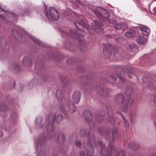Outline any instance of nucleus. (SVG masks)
<instances>
[{
  "mask_svg": "<svg viewBox=\"0 0 156 156\" xmlns=\"http://www.w3.org/2000/svg\"><path fill=\"white\" fill-rule=\"evenodd\" d=\"M51 138L54 140L55 141L60 144H62L65 141V136L62 133H56L53 135Z\"/></svg>",
  "mask_w": 156,
  "mask_h": 156,
  "instance_id": "9",
  "label": "nucleus"
},
{
  "mask_svg": "<svg viewBox=\"0 0 156 156\" xmlns=\"http://www.w3.org/2000/svg\"><path fill=\"white\" fill-rule=\"evenodd\" d=\"M120 115L121 116V117H122V119L123 120H125V117H124V116H123V115L121 114V115Z\"/></svg>",
  "mask_w": 156,
  "mask_h": 156,
  "instance_id": "62",
  "label": "nucleus"
},
{
  "mask_svg": "<svg viewBox=\"0 0 156 156\" xmlns=\"http://www.w3.org/2000/svg\"><path fill=\"white\" fill-rule=\"evenodd\" d=\"M128 145L132 149L136 150L139 147V144L138 143L132 142L128 144Z\"/></svg>",
  "mask_w": 156,
  "mask_h": 156,
  "instance_id": "30",
  "label": "nucleus"
},
{
  "mask_svg": "<svg viewBox=\"0 0 156 156\" xmlns=\"http://www.w3.org/2000/svg\"><path fill=\"white\" fill-rule=\"evenodd\" d=\"M11 117L12 119L14 121L17 119V114L16 112H13L11 115Z\"/></svg>",
  "mask_w": 156,
  "mask_h": 156,
  "instance_id": "44",
  "label": "nucleus"
},
{
  "mask_svg": "<svg viewBox=\"0 0 156 156\" xmlns=\"http://www.w3.org/2000/svg\"><path fill=\"white\" fill-rule=\"evenodd\" d=\"M56 95L58 100L61 101L63 98V91L61 90H58L56 92Z\"/></svg>",
  "mask_w": 156,
  "mask_h": 156,
  "instance_id": "26",
  "label": "nucleus"
},
{
  "mask_svg": "<svg viewBox=\"0 0 156 156\" xmlns=\"http://www.w3.org/2000/svg\"><path fill=\"white\" fill-rule=\"evenodd\" d=\"M31 39L34 42L37 43L40 45H43L42 42L35 37H32Z\"/></svg>",
  "mask_w": 156,
  "mask_h": 156,
  "instance_id": "41",
  "label": "nucleus"
},
{
  "mask_svg": "<svg viewBox=\"0 0 156 156\" xmlns=\"http://www.w3.org/2000/svg\"><path fill=\"white\" fill-rule=\"evenodd\" d=\"M136 41L139 44H144L146 43L147 39L143 36H140L136 39Z\"/></svg>",
  "mask_w": 156,
  "mask_h": 156,
  "instance_id": "19",
  "label": "nucleus"
},
{
  "mask_svg": "<svg viewBox=\"0 0 156 156\" xmlns=\"http://www.w3.org/2000/svg\"><path fill=\"white\" fill-rule=\"evenodd\" d=\"M94 12L97 17L103 21L110 17V15L107 11L100 7H97Z\"/></svg>",
  "mask_w": 156,
  "mask_h": 156,
  "instance_id": "4",
  "label": "nucleus"
},
{
  "mask_svg": "<svg viewBox=\"0 0 156 156\" xmlns=\"http://www.w3.org/2000/svg\"><path fill=\"white\" fill-rule=\"evenodd\" d=\"M115 69H117L118 70L120 71L121 70V71L120 72H119V73L121 74H123L125 73V71L124 70L123 67L121 66H119L117 67H115Z\"/></svg>",
  "mask_w": 156,
  "mask_h": 156,
  "instance_id": "39",
  "label": "nucleus"
},
{
  "mask_svg": "<svg viewBox=\"0 0 156 156\" xmlns=\"http://www.w3.org/2000/svg\"><path fill=\"white\" fill-rule=\"evenodd\" d=\"M109 23L113 24V27L118 30H120L123 27L126 26V25L124 23H117L115 20H108Z\"/></svg>",
  "mask_w": 156,
  "mask_h": 156,
  "instance_id": "15",
  "label": "nucleus"
},
{
  "mask_svg": "<svg viewBox=\"0 0 156 156\" xmlns=\"http://www.w3.org/2000/svg\"><path fill=\"white\" fill-rule=\"evenodd\" d=\"M47 130L48 131H52L54 129L53 123L50 122L46 127Z\"/></svg>",
  "mask_w": 156,
  "mask_h": 156,
  "instance_id": "34",
  "label": "nucleus"
},
{
  "mask_svg": "<svg viewBox=\"0 0 156 156\" xmlns=\"http://www.w3.org/2000/svg\"><path fill=\"white\" fill-rule=\"evenodd\" d=\"M37 82V80L36 79L32 80L30 82V84H32L33 86H35L37 84L36 83Z\"/></svg>",
  "mask_w": 156,
  "mask_h": 156,
  "instance_id": "47",
  "label": "nucleus"
},
{
  "mask_svg": "<svg viewBox=\"0 0 156 156\" xmlns=\"http://www.w3.org/2000/svg\"><path fill=\"white\" fill-rule=\"evenodd\" d=\"M115 150H116V151H114V153L115 154L114 156H126V153L123 150H120L119 151L115 148Z\"/></svg>",
  "mask_w": 156,
  "mask_h": 156,
  "instance_id": "25",
  "label": "nucleus"
},
{
  "mask_svg": "<svg viewBox=\"0 0 156 156\" xmlns=\"http://www.w3.org/2000/svg\"><path fill=\"white\" fill-rule=\"evenodd\" d=\"M82 87L86 91L88 92H92L93 90V89L91 85L88 83L83 84Z\"/></svg>",
  "mask_w": 156,
  "mask_h": 156,
  "instance_id": "27",
  "label": "nucleus"
},
{
  "mask_svg": "<svg viewBox=\"0 0 156 156\" xmlns=\"http://www.w3.org/2000/svg\"><path fill=\"white\" fill-rule=\"evenodd\" d=\"M133 101V100L131 98L122 100L120 104L122 111L125 113L127 112Z\"/></svg>",
  "mask_w": 156,
  "mask_h": 156,
  "instance_id": "6",
  "label": "nucleus"
},
{
  "mask_svg": "<svg viewBox=\"0 0 156 156\" xmlns=\"http://www.w3.org/2000/svg\"><path fill=\"white\" fill-rule=\"evenodd\" d=\"M75 26L78 29V31L76 30H70L69 31L70 35L65 32L63 31V37H67L70 36L72 37L75 39H77L80 37H83L85 35V33L83 30L84 28L88 29V25L85 23L83 20H80V22L77 21L75 23Z\"/></svg>",
  "mask_w": 156,
  "mask_h": 156,
  "instance_id": "1",
  "label": "nucleus"
},
{
  "mask_svg": "<svg viewBox=\"0 0 156 156\" xmlns=\"http://www.w3.org/2000/svg\"><path fill=\"white\" fill-rule=\"evenodd\" d=\"M3 133L0 129V137H2L3 136Z\"/></svg>",
  "mask_w": 156,
  "mask_h": 156,
  "instance_id": "57",
  "label": "nucleus"
},
{
  "mask_svg": "<svg viewBox=\"0 0 156 156\" xmlns=\"http://www.w3.org/2000/svg\"><path fill=\"white\" fill-rule=\"evenodd\" d=\"M45 10H46V12H45L46 16L47 17V18H49V15L48 14V12L46 10L47 8H46V5H45Z\"/></svg>",
  "mask_w": 156,
  "mask_h": 156,
  "instance_id": "53",
  "label": "nucleus"
},
{
  "mask_svg": "<svg viewBox=\"0 0 156 156\" xmlns=\"http://www.w3.org/2000/svg\"><path fill=\"white\" fill-rule=\"evenodd\" d=\"M87 78V76H85L83 77H78L77 78V80L78 81L81 82L82 81L84 80H85Z\"/></svg>",
  "mask_w": 156,
  "mask_h": 156,
  "instance_id": "46",
  "label": "nucleus"
},
{
  "mask_svg": "<svg viewBox=\"0 0 156 156\" xmlns=\"http://www.w3.org/2000/svg\"><path fill=\"white\" fill-rule=\"evenodd\" d=\"M98 144L101 148L100 153L102 156H115V154L114 151H116V150L115 151V147L112 144L109 143L107 148H106L105 145L101 141H99Z\"/></svg>",
  "mask_w": 156,
  "mask_h": 156,
  "instance_id": "2",
  "label": "nucleus"
},
{
  "mask_svg": "<svg viewBox=\"0 0 156 156\" xmlns=\"http://www.w3.org/2000/svg\"><path fill=\"white\" fill-rule=\"evenodd\" d=\"M96 90L97 92L98 91L99 94L105 98L108 96L109 94L112 92V90L109 89L108 88H105L103 89L99 86L96 89Z\"/></svg>",
  "mask_w": 156,
  "mask_h": 156,
  "instance_id": "10",
  "label": "nucleus"
},
{
  "mask_svg": "<svg viewBox=\"0 0 156 156\" xmlns=\"http://www.w3.org/2000/svg\"><path fill=\"white\" fill-rule=\"evenodd\" d=\"M129 50L132 52H135L137 51L138 48L136 45L131 44L129 45Z\"/></svg>",
  "mask_w": 156,
  "mask_h": 156,
  "instance_id": "29",
  "label": "nucleus"
},
{
  "mask_svg": "<svg viewBox=\"0 0 156 156\" xmlns=\"http://www.w3.org/2000/svg\"><path fill=\"white\" fill-rule=\"evenodd\" d=\"M124 122V124L125 126L127 127L129 126V123L128 121L125 119V121L123 120Z\"/></svg>",
  "mask_w": 156,
  "mask_h": 156,
  "instance_id": "49",
  "label": "nucleus"
},
{
  "mask_svg": "<svg viewBox=\"0 0 156 156\" xmlns=\"http://www.w3.org/2000/svg\"><path fill=\"white\" fill-rule=\"evenodd\" d=\"M81 96L80 92L79 91H76L73 94V100L74 102L76 104L78 103L80 100Z\"/></svg>",
  "mask_w": 156,
  "mask_h": 156,
  "instance_id": "17",
  "label": "nucleus"
},
{
  "mask_svg": "<svg viewBox=\"0 0 156 156\" xmlns=\"http://www.w3.org/2000/svg\"><path fill=\"white\" fill-rule=\"evenodd\" d=\"M118 76L120 80H123V81H124V79L123 77H122L121 76Z\"/></svg>",
  "mask_w": 156,
  "mask_h": 156,
  "instance_id": "60",
  "label": "nucleus"
},
{
  "mask_svg": "<svg viewBox=\"0 0 156 156\" xmlns=\"http://www.w3.org/2000/svg\"><path fill=\"white\" fill-rule=\"evenodd\" d=\"M91 25L93 29L98 34H101L103 33V29L101 27L103 25V23L95 20Z\"/></svg>",
  "mask_w": 156,
  "mask_h": 156,
  "instance_id": "8",
  "label": "nucleus"
},
{
  "mask_svg": "<svg viewBox=\"0 0 156 156\" xmlns=\"http://www.w3.org/2000/svg\"><path fill=\"white\" fill-rule=\"evenodd\" d=\"M38 119H40L41 120V122H42L43 121V118H42V117H40V118H38ZM38 118H37L36 119V120H35V122H37L38 121Z\"/></svg>",
  "mask_w": 156,
  "mask_h": 156,
  "instance_id": "52",
  "label": "nucleus"
},
{
  "mask_svg": "<svg viewBox=\"0 0 156 156\" xmlns=\"http://www.w3.org/2000/svg\"><path fill=\"white\" fill-rule=\"evenodd\" d=\"M7 101L9 103H10V101L11 102H13V100L12 99H10V96L9 95H8L7 96Z\"/></svg>",
  "mask_w": 156,
  "mask_h": 156,
  "instance_id": "48",
  "label": "nucleus"
},
{
  "mask_svg": "<svg viewBox=\"0 0 156 156\" xmlns=\"http://www.w3.org/2000/svg\"><path fill=\"white\" fill-rule=\"evenodd\" d=\"M23 64L27 66H31L32 64L31 60L28 57H24L23 60Z\"/></svg>",
  "mask_w": 156,
  "mask_h": 156,
  "instance_id": "23",
  "label": "nucleus"
},
{
  "mask_svg": "<svg viewBox=\"0 0 156 156\" xmlns=\"http://www.w3.org/2000/svg\"><path fill=\"white\" fill-rule=\"evenodd\" d=\"M6 16V12L5 10L2 9L0 5V17L1 18H4Z\"/></svg>",
  "mask_w": 156,
  "mask_h": 156,
  "instance_id": "35",
  "label": "nucleus"
},
{
  "mask_svg": "<svg viewBox=\"0 0 156 156\" xmlns=\"http://www.w3.org/2000/svg\"><path fill=\"white\" fill-rule=\"evenodd\" d=\"M108 122L112 124H114L115 123V118L111 115L109 116L108 119Z\"/></svg>",
  "mask_w": 156,
  "mask_h": 156,
  "instance_id": "37",
  "label": "nucleus"
},
{
  "mask_svg": "<svg viewBox=\"0 0 156 156\" xmlns=\"http://www.w3.org/2000/svg\"><path fill=\"white\" fill-rule=\"evenodd\" d=\"M105 114V112H102L101 113L99 112L96 113L95 115V118L96 120L100 122L104 119Z\"/></svg>",
  "mask_w": 156,
  "mask_h": 156,
  "instance_id": "20",
  "label": "nucleus"
},
{
  "mask_svg": "<svg viewBox=\"0 0 156 156\" xmlns=\"http://www.w3.org/2000/svg\"><path fill=\"white\" fill-rule=\"evenodd\" d=\"M72 58L69 59L66 61V62L68 64H72Z\"/></svg>",
  "mask_w": 156,
  "mask_h": 156,
  "instance_id": "51",
  "label": "nucleus"
},
{
  "mask_svg": "<svg viewBox=\"0 0 156 156\" xmlns=\"http://www.w3.org/2000/svg\"><path fill=\"white\" fill-rule=\"evenodd\" d=\"M110 51V46L108 44L105 45L103 50V54L107 55V53H109Z\"/></svg>",
  "mask_w": 156,
  "mask_h": 156,
  "instance_id": "32",
  "label": "nucleus"
},
{
  "mask_svg": "<svg viewBox=\"0 0 156 156\" xmlns=\"http://www.w3.org/2000/svg\"><path fill=\"white\" fill-rule=\"evenodd\" d=\"M83 115L86 121L88 123L90 128H93L94 126V124L92 121L93 118L92 113L89 111H85L83 113Z\"/></svg>",
  "mask_w": 156,
  "mask_h": 156,
  "instance_id": "7",
  "label": "nucleus"
},
{
  "mask_svg": "<svg viewBox=\"0 0 156 156\" xmlns=\"http://www.w3.org/2000/svg\"><path fill=\"white\" fill-rule=\"evenodd\" d=\"M64 46L66 48L73 51H76V46L73 43H71L69 42L66 43L64 44Z\"/></svg>",
  "mask_w": 156,
  "mask_h": 156,
  "instance_id": "21",
  "label": "nucleus"
},
{
  "mask_svg": "<svg viewBox=\"0 0 156 156\" xmlns=\"http://www.w3.org/2000/svg\"><path fill=\"white\" fill-rule=\"evenodd\" d=\"M8 110V107L5 103L0 104V111L1 112H5Z\"/></svg>",
  "mask_w": 156,
  "mask_h": 156,
  "instance_id": "31",
  "label": "nucleus"
},
{
  "mask_svg": "<svg viewBox=\"0 0 156 156\" xmlns=\"http://www.w3.org/2000/svg\"><path fill=\"white\" fill-rule=\"evenodd\" d=\"M63 118V116L61 115H58L56 116L55 114H52V119L53 121H56L57 123H59L62 120Z\"/></svg>",
  "mask_w": 156,
  "mask_h": 156,
  "instance_id": "18",
  "label": "nucleus"
},
{
  "mask_svg": "<svg viewBox=\"0 0 156 156\" xmlns=\"http://www.w3.org/2000/svg\"><path fill=\"white\" fill-rule=\"evenodd\" d=\"M31 39L34 42L37 43L40 45H43L42 42L35 37H32Z\"/></svg>",
  "mask_w": 156,
  "mask_h": 156,
  "instance_id": "40",
  "label": "nucleus"
},
{
  "mask_svg": "<svg viewBox=\"0 0 156 156\" xmlns=\"http://www.w3.org/2000/svg\"><path fill=\"white\" fill-rule=\"evenodd\" d=\"M133 90L131 87L129 86H126L125 91V93L126 95H131L133 94Z\"/></svg>",
  "mask_w": 156,
  "mask_h": 156,
  "instance_id": "28",
  "label": "nucleus"
},
{
  "mask_svg": "<svg viewBox=\"0 0 156 156\" xmlns=\"http://www.w3.org/2000/svg\"><path fill=\"white\" fill-rule=\"evenodd\" d=\"M153 101L156 104V96H155L153 98Z\"/></svg>",
  "mask_w": 156,
  "mask_h": 156,
  "instance_id": "61",
  "label": "nucleus"
},
{
  "mask_svg": "<svg viewBox=\"0 0 156 156\" xmlns=\"http://www.w3.org/2000/svg\"><path fill=\"white\" fill-rule=\"evenodd\" d=\"M12 15L13 17H18L17 15L14 13H12Z\"/></svg>",
  "mask_w": 156,
  "mask_h": 156,
  "instance_id": "59",
  "label": "nucleus"
},
{
  "mask_svg": "<svg viewBox=\"0 0 156 156\" xmlns=\"http://www.w3.org/2000/svg\"><path fill=\"white\" fill-rule=\"evenodd\" d=\"M60 109L62 112H64V107L63 105H61L60 107Z\"/></svg>",
  "mask_w": 156,
  "mask_h": 156,
  "instance_id": "55",
  "label": "nucleus"
},
{
  "mask_svg": "<svg viewBox=\"0 0 156 156\" xmlns=\"http://www.w3.org/2000/svg\"><path fill=\"white\" fill-rule=\"evenodd\" d=\"M81 68L80 66L77 67L76 68V70L79 72H81Z\"/></svg>",
  "mask_w": 156,
  "mask_h": 156,
  "instance_id": "56",
  "label": "nucleus"
},
{
  "mask_svg": "<svg viewBox=\"0 0 156 156\" xmlns=\"http://www.w3.org/2000/svg\"><path fill=\"white\" fill-rule=\"evenodd\" d=\"M115 40L121 43L124 41V39L122 37H118L115 39Z\"/></svg>",
  "mask_w": 156,
  "mask_h": 156,
  "instance_id": "45",
  "label": "nucleus"
},
{
  "mask_svg": "<svg viewBox=\"0 0 156 156\" xmlns=\"http://www.w3.org/2000/svg\"><path fill=\"white\" fill-rule=\"evenodd\" d=\"M100 82L102 83H108L109 81L107 79L102 77L100 80Z\"/></svg>",
  "mask_w": 156,
  "mask_h": 156,
  "instance_id": "43",
  "label": "nucleus"
},
{
  "mask_svg": "<svg viewBox=\"0 0 156 156\" xmlns=\"http://www.w3.org/2000/svg\"><path fill=\"white\" fill-rule=\"evenodd\" d=\"M12 67L14 69V71L15 73L19 72L20 71V69L19 65L17 64H15L12 66Z\"/></svg>",
  "mask_w": 156,
  "mask_h": 156,
  "instance_id": "38",
  "label": "nucleus"
},
{
  "mask_svg": "<svg viewBox=\"0 0 156 156\" xmlns=\"http://www.w3.org/2000/svg\"><path fill=\"white\" fill-rule=\"evenodd\" d=\"M24 12H25V13L26 14L29 11L27 10H24Z\"/></svg>",
  "mask_w": 156,
  "mask_h": 156,
  "instance_id": "64",
  "label": "nucleus"
},
{
  "mask_svg": "<svg viewBox=\"0 0 156 156\" xmlns=\"http://www.w3.org/2000/svg\"><path fill=\"white\" fill-rule=\"evenodd\" d=\"M111 78L114 81H115L117 80V78L113 75L110 76Z\"/></svg>",
  "mask_w": 156,
  "mask_h": 156,
  "instance_id": "50",
  "label": "nucleus"
},
{
  "mask_svg": "<svg viewBox=\"0 0 156 156\" xmlns=\"http://www.w3.org/2000/svg\"><path fill=\"white\" fill-rule=\"evenodd\" d=\"M139 29L141 31L142 34L144 36H148L150 32L149 28L145 25L140 27Z\"/></svg>",
  "mask_w": 156,
  "mask_h": 156,
  "instance_id": "16",
  "label": "nucleus"
},
{
  "mask_svg": "<svg viewBox=\"0 0 156 156\" xmlns=\"http://www.w3.org/2000/svg\"><path fill=\"white\" fill-rule=\"evenodd\" d=\"M74 143L75 146L77 147L80 148L81 147V143L80 140H76L74 141Z\"/></svg>",
  "mask_w": 156,
  "mask_h": 156,
  "instance_id": "42",
  "label": "nucleus"
},
{
  "mask_svg": "<svg viewBox=\"0 0 156 156\" xmlns=\"http://www.w3.org/2000/svg\"><path fill=\"white\" fill-rule=\"evenodd\" d=\"M47 139L43 135H41L37 140H35V149H37L39 146L41 148V150L38 154L37 156H47L46 151L45 150H42L41 149L45 148L46 144L45 141Z\"/></svg>",
  "mask_w": 156,
  "mask_h": 156,
  "instance_id": "3",
  "label": "nucleus"
},
{
  "mask_svg": "<svg viewBox=\"0 0 156 156\" xmlns=\"http://www.w3.org/2000/svg\"><path fill=\"white\" fill-rule=\"evenodd\" d=\"M12 32L16 39L20 41H22L21 39L22 36L20 33H19L16 30L13 29L12 30Z\"/></svg>",
  "mask_w": 156,
  "mask_h": 156,
  "instance_id": "22",
  "label": "nucleus"
},
{
  "mask_svg": "<svg viewBox=\"0 0 156 156\" xmlns=\"http://www.w3.org/2000/svg\"><path fill=\"white\" fill-rule=\"evenodd\" d=\"M49 12L51 17L52 20H55L59 19V14L57 10L55 8L51 7L49 9Z\"/></svg>",
  "mask_w": 156,
  "mask_h": 156,
  "instance_id": "11",
  "label": "nucleus"
},
{
  "mask_svg": "<svg viewBox=\"0 0 156 156\" xmlns=\"http://www.w3.org/2000/svg\"><path fill=\"white\" fill-rule=\"evenodd\" d=\"M36 68L41 72H43L45 70V68L43 64V59L38 58L36 64Z\"/></svg>",
  "mask_w": 156,
  "mask_h": 156,
  "instance_id": "12",
  "label": "nucleus"
},
{
  "mask_svg": "<svg viewBox=\"0 0 156 156\" xmlns=\"http://www.w3.org/2000/svg\"><path fill=\"white\" fill-rule=\"evenodd\" d=\"M149 87H151V88H152V89H155V87H156V85L155 84H154L153 85V86H152L151 85H149Z\"/></svg>",
  "mask_w": 156,
  "mask_h": 156,
  "instance_id": "58",
  "label": "nucleus"
},
{
  "mask_svg": "<svg viewBox=\"0 0 156 156\" xmlns=\"http://www.w3.org/2000/svg\"><path fill=\"white\" fill-rule=\"evenodd\" d=\"M153 12L155 13H156V7H154L153 9Z\"/></svg>",
  "mask_w": 156,
  "mask_h": 156,
  "instance_id": "63",
  "label": "nucleus"
},
{
  "mask_svg": "<svg viewBox=\"0 0 156 156\" xmlns=\"http://www.w3.org/2000/svg\"><path fill=\"white\" fill-rule=\"evenodd\" d=\"M87 140L89 141L94 142L95 141V137L91 129L89 130L87 128H82L80 132V135L82 137L85 136L87 134Z\"/></svg>",
  "mask_w": 156,
  "mask_h": 156,
  "instance_id": "5",
  "label": "nucleus"
},
{
  "mask_svg": "<svg viewBox=\"0 0 156 156\" xmlns=\"http://www.w3.org/2000/svg\"><path fill=\"white\" fill-rule=\"evenodd\" d=\"M129 69H130L131 71H130L129 72V73H133V70H134V68L133 67H130L129 68Z\"/></svg>",
  "mask_w": 156,
  "mask_h": 156,
  "instance_id": "54",
  "label": "nucleus"
},
{
  "mask_svg": "<svg viewBox=\"0 0 156 156\" xmlns=\"http://www.w3.org/2000/svg\"><path fill=\"white\" fill-rule=\"evenodd\" d=\"M112 141H113L115 140V138L118 136V133L117 129L116 128H114L112 131Z\"/></svg>",
  "mask_w": 156,
  "mask_h": 156,
  "instance_id": "33",
  "label": "nucleus"
},
{
  "mask_svg": "<svg viewBox=\"0 0 156 156\" xmlns=\"http://www.w3.org/2000/svg\"><path fill=\"white\" fill-rule=\"evenodd\" d=\"M98 132L101 135L105 136L108 140H110L108 137L110 133L108 129L107 130L103 127L100 128L98 129Z\"/></svg>",
  "mask_w": 156,
  "mask_h": 156,
  "instance_id": "14",
  "label": "nucleus"
},
{
  "mask_svg": "<svg viewBox=\"0 0 156 156\" xmlns=\"http://www.w3.org/2000/svg\"><path fill=\"white\" fill-rule=\"evenodd\" d=\"M136 34L135 30L133 29L128 30V31L125 33V36L129 38L134 36Z\"/></svg>",
  "mask_w": 156,
  "mask_h": 156,
  "instance_id": "24",
  "label": "nucleus"
},
{
  "mask_svg": "<svg viewBox=\"0 0 156 156\" xmlns=\"http://www.w3.org/2000/svg\"><path fill=\"white\" fill-rule=\"evenodd\" d=\"M66 103L69 112L71 114L74 113L76 111V108L71 100L69 99H67L66 101Z\"/></svg>",
  "mask_w": 156,
  "mask_h": 156,
  "instance_id": "13",
  "label": "nucleus"
},
{
  "mask_svg": "<svg viewBox=\"0 0 156 156\" xmlns=\"http://www.w3.org/2000/svg\"><path fill=\"white\" fill-rule=\"evenodd\" d=\"M124 95L123 94H120L116 95L115 97V99L116 101H119L121 99L123 100Z\"/></svg>",
  "mask_w": 156,
  "mask_h": 156,
  "instance_id": "36",
  "label": "nucleus"
}]
</instances>
